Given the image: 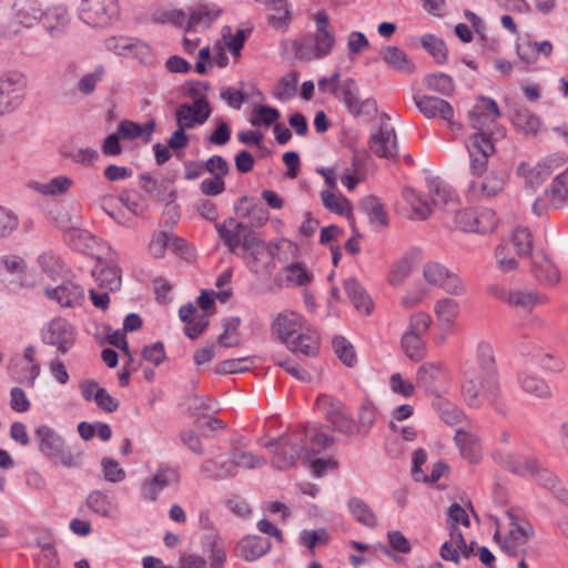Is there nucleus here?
I'll list each match as a JSON object with an SVG mask.
<instances>
[{
	"mask_svg": "<svg viewBox=\"0 0 568 568\" xmlns=\"http://www.w3.org/2000/svg\"><path fill=\"white\" fill-rule=\"evenodd\" d=\"M503 180L497 175L489 174L480 182H471L469 185V192L474 195H486L493 196L501 191Z\"/></svg>",
	"mask_w": 568,
	"mask_h": 568,
	"instance_id": "obj_47",
	"label": "nucleus"
},
{
	"mask_svg": "<svg viewBox=\"0 0 568 568\" xmlns=\"http://www.w3.org/2000/svg\"><path fill=\"white\" fill-rule=\"evenodd\" d=\"M103 477L110 483H120L125 478V470L112 458L104 457L101 460Z\"/></svg>",
	"mask_w": 568,
	"mask_h": 568,
	"instance_id": "obj_63",
	"label": "nucleus"
},
{
	"mask_svg": "<svg viewBox=\"0 0 568 568\" xmlns=\"http://www.w3.org/2000/svg\"><path fill=\"white\" fill-rule=\"evenodd\" d=\"M70 245L73 250L85 252L95 244V239L87 231L72 230L68 234Z\"/></svg>",
	"mask_w": 568,
	"mask_h": 568,
	"instance_id": "obj_59",
	"label": "nucleus"
},
{
	"mask_svg": "<svg viewBox=\"0 0 568 568\" xmlns=\"http://www.w3.org/2000/svg\"><path fill=\"white\" fill-rule=\"evenodd\" d=\"M478 102L479 103L469 112L471 126L474 128L475 120L483 116V120L487 124L485 131L489 133V135L504 138L505 129L496 122V120L501 116L497 102L494 99L484 95L478 98Z\"/></svg>",
	"mask_w": 568,
	"mask_h": 568,
	"instance_id": "obj_18",
	"label": "nucleus"
},
{
	"mask_svg": "<svg viewBox=\"0 0 568 568\" xmlns=\"http://www.w3.org/2000/svg\"><path fill=\"white\" fill-rule=\"evenodd\" d=\"M297 81V72L292 71L284 74L275 87L274 95L280 100H287L292 98L296 92Z\"/></svg>",
	"mask_w": 568,
	"mask_h": 568,
	"instance_id": "obj_52",
	"label": "nucleus"
},
{
	"mask_svg": "<svg viewBox=\"0 0 568 568\" xmlns=\"http://www.w3.org/2000/svg\"><path fill=\"white\" fill-rule=\"evenodd\" d=\"M531 272L535 278L545 285H556L560 281L558 268L544 254L534 256L531 262Z\"/></svg>",
	"mask_w": 568,
	"mask_h": 568,
	"instance_id": "obj_28",
	"label": "nucleus"
},
{
	"mask_svg": "<svg viewBox=\"0 0 568 568\" xmlns=\"http://www.w3.org/2000/svg\"><path fill=\"white\" fill-rule=\"evenodd\" d=\"M333 347L337 357L348 367L356 363V355L353 345L343 336L333 339Z\"/></svg>",
	"mask_w": 568,
	"mask_h": 568,
	"instance_id": "obj_55",
	"label": "nucleus"
},
{
	"mask_svg": "<svg viewBox=\"0 0 568 568\" xmlns=\"http://www.w3.org/2000/svg\"><path fill=\"white\" fill-rule=\"evenodd\" d=\"M422 47L432 54L437 63H444L447 59V49L445 42L434 34H424L420 38Z\"/></svg>",
	"mask_w": 568,
	"mask_h": 568,
	"instance_id": "obj_48",
	"label": "nucleus"
},
{
	"mask_svg": "<svg viewBox=\"0 0 568 568\" xmlns=\"http://www.w3.org/2000/svg\"><path fill=\"white\" fill-rule=\"evenodd\" d=\"M129 55L136 58L142 64L150 65L154 62V54L150 45L139 39H132V47Z\"/></svg>",
	"mask_w": 568,
	"mask_h": 568,
	"instance_id": "obj_61",
	"label": "nucleus"
},
{
	"mask_svg": "<svg viewBox=\"0 0 568 568\" xmlns=\"http://www.w3.org/2000/svg\"><path fill=\"white\" fill-rule=\"evenodd\" d=\"M552 44L550 41L545 40L541 42H521L517 43L516 51L520 60L526 63H534L537 61V55L542 54L549 57L552 53Z\"/></svg>",
	"mask_w": 568,
	"mask_h": 568,
	"instance_id": "obj_36",
	"label": "nucleus"
},
{
	"mask_svg": "<svg viewBox=\"0 0 568 568\" xmlns=\"http://www.w3.org/2000/svg\"><path fill=\"white\" fill-rule=\"evenodd\" d=\"M413 270V263L409 257L400 258L392 268L388 282L389 284L397 286L400 285L405 278L410 274Z\"/></svg>",
	"mask_w": 568,
	"mask_h": 568,
	"instance_id": "obj_60",
	"label": "nucleus"
},
{
	"mask_svg": "<svg viewBox=\"0 0 568 568\" xmlns=\"http://www.w3.org/2000/svg\"><path fill=\"white\" fill-rule=\"evenodd\" d=\"M45 296L61 306L75 307L82 304L84 291L80 285L68 281L57 287H47Z\"/></svg>",
	"mask_w": 568,
	"mask_h": 568,
	"instance_id": "obj_22",
	"label": "nucleus"
},
{
	"mask_svg": "<svg viewBox=\"0 0 568 568\" xmlns=\"http://www.w3.org/2000/svg\"><path fill=\"white\" fill-rule=\"evenodd\" d=\"M477 367L467 369L463 375L462 396L469 407L481 405L480 393L495 405L500 396L499 375L493 346L485 341L477 345Z\"/></svg>",
	"mask_w": 568,
	"mask_h": 568,
	"instance_id": "obj_1",
	"label": "nucleus"
},
{
	"mask_svg": "<svg viewBox=\"0 0 568 568\" xmlns=\"http://www.w3.org/2000/svg\"><path fill=\"white\" fill-rule=\"evenodd\" d=\"M155 129V122L153 120L140 124L131 120H122L118 124V132L122 140L133 141L141 139L143 142L149 143L152 140V134Z\"/></svg>",
	"mask_w": 568,
	"mask_h": 568,
	"instance_id": "obj_24",
	"label": "nucleus"
},
{
	"mask_svg": "<svg viewBox=\"0 0 568 568\" xmlns=\"http://www.w3.org/2000/svg\"><path fill=\"white\" fill-rule=\"evenodd\" d=\"M18 23L30 28L40 22L43 8L38 0H19L13 6Z\"/></svg>",
	"mask_w": 568,
	"mask_h": 568,
	"instance_id": "obj_30",
	"label": "nucleus"
},
{
	"mask_svg": "<svg viewBox=\"0 0 568 568\" xmlns=\"http://www.w3.org/2000/svg\"><path fill=\"white\" fill-rule=\"evenodd\" d=\"M369 149L378 158L395 159L398 154L395 129L389 124H382L369 139Z\"/></svg>",
	"mask_w": 568,
	"mask_h": 568,
	"instance_id": "obj_20",
	"label": "nucleus"
},
{
	"mask_svg": "<svg viewBox=\"0 0 568 568\" xmlns=\"http://www.w3.org/2000/svg\"><path fill=\"white\" fill-rule=\"evenodd\" d=\"M513 245L519 255H529L532 247V236L527 227H517L513 233Z\"/></svg>",
	"mask_w": 568,
	"mask_h": 568,
	"instance_id": "obj_58",
	"label": "nucleus"
},
{
	"mask_svg": "<svg viewBox=\"0 0 568 568\" xmlns=\"http://www.w3.org/2000/svg\"><path fill=\"white\" fill-rule=\"evenodd\" d=\"M251 125L254 126H274L281 116L280 111L270 105L254 106L251 110Z\"/></svg>",
	"mask_w": 568,
	"mask_h": 568,
	"instance_id": "obj_45",
	"label": "nucleus"
},
{
	"mask_svg": "<svg viewBox=\"0 0 568 568\" xmlns=\"http://www.w3.org/2000/svg\"><path fill=\"white\" fill-rule=\"evenodd\" d=\"M329 92L345 106L346 111L354 118L373 120L377 112V102L374 98H359V88L353 78H347L337 84Z\"/></svg>",
	"mask_w": 568,
	"mask_h": 568,
	"instance_id": "obj_5",
	"label": "nucleus"
},
{
	"mask_svg": "<svg viewBox=\"0 0 568 568\" xmlns=\"http://www.w3.org/2000/svg\"><path fill=\"white\" fill-rule=\"evenodd\" d=\"M517 382L524 393L536 398H549L550 388L545 379L532 372L523 371L518 374Z\"/></svg>",
	"mask_w": 568,
	"mask_h": 568,
	"instance_id": "obj_27",
	"label": "nucleus"
},
{
	"mask_svg": "<svg viewBox=\"0 0 568 568\" xmlns=\"http://www.w3.org/2000/svg\"><path fill=\"white\" fill-rule=\"evenodd\" d=\"M347 509L353 518L367 528H375L378 519L368 504L359 497H351L347 501Z\"/></svg>",
	"mask_w": 568,
	"mask_h": 568,
	"instance_id": "obj_34",
	"label": "nucleus"
},
{
	"mask_svg": "<svg viewBox=\"0 0 568 568\" xmlns=\"http://www.w3.org/2000/svg\"><path fill=\"white\" fill-rule=\"evenodd\" d=\"M547 196H551L550 205L555 209L560 207L568 197V169L557 175L548 191H546Z\"/></svg>",
	"mask_w": 568,
	"mask_h": 568,
	"instance_id": "obj_42",
	"label": "nucleus"
},
{
	"mask_svg": "<svg viewBox=\"0 0 568 568\" xmlns=\"http://www.w3.org/2000/svg\"><path fill=\"white\" fill-rule=\"evenodd\" d=\"M344 290L355 306V308L363 313L368 315L373 307V302L367 295L365 288L361 285V283L354 278L348 277L344 281Z\"/></svg>",
	"mask_w": 568,
	"mask_h": 568,
	"instance_id": "obj_33",
	"label": "nucleus"
},
{
	"mask_svg": "<svg viewBox=\"0 0 568 568\" xmlns=\"http://www.w3.org/2000/svg\"><path fill=\"white\" fill-rule=\"evenodd\" d=\"M447 377L448 371L442 362H426L417 368L415 383L425 392L437 395Z\"/></svg>",
	"mask_w": 568,
	"mask_h": 568,
	"instance_id": "obj_19",
	"label": "nucleus"
},
{
	"mask_svg": "<svg viewBox=\"0 0 568 568\" xmlns=\"http://www.w3.org/2000/svg\"><path fill=\"white\" fill-rule=\"evenodd\" d=\"M106 70L103 64H97L94 69L83 74L78 81V90L83 95H90L95 91L99 82L103 81Z\"/></svg>",
	"mask_w": 568,
	"mask_h": 568,
	"instance_id": "obj_46",
	"label": "nucleus"
},
{
	"mask_svg": "<svg viewBox=\"0 0 568 568\" xmlns=\"http://www.w3.org/2000/svg\"><path fill=\"white\" fill-rule=\"evenodd\" d=\"M418 111L427 119L440 118L453 124L454 109L452 104L440 98L433 95L414 97Z\"/></svg>",
	"mask_w": 568,
	"mask_h": 568,
	"instance_id": "obj_21",
	"label": "nucleus"
},
{
	"mask_svg": "<svg viewBox=\"0 0 568 568\" xmlns=\"http://www.w3.org/2000/svg\"><path fill=\"white\" fill-rule=\"evenodd\" d=\"M316 405L324 413L326 420L331 423L333 430L344 435L354 433L352 415L341 400L328 395H321L317 397Z\"/></svg>",
	"mask_w": 568,
	"mask_h": 568,
	"instance_id": "obj_16",
	"label": "nucleus"
},
{
	"mask_svg": "<svg viewBox=\"0 0 568 568\" xmlns=\"http://www.w3.org/2000/svg\"><path fill=\"white\" fill-rule=\"evenodd\" d=\"M28 80L20 71H8L0 75V115L14 112L23 103Z\"/></svg>",
	"mask_w": 568,
	"mask_h": 568,
	"instance_id": "obj_8",
	"label": "nucleus"
},
{
	"mask_svg": "<svg viewBox=\"0 0 568 568\" xmlns=\"http://www.w3.org/2000/svg\"><path fill=\"white\" fill-rule=\"evenodd\" d=\"M258 444L274 454V464L281 470L294 466L302 453L307 450L301 433L282 435L266 443L258 440Z\"/></svg>",
	"mask_w": 568,
	"mask_h": 568,
	"instance_id": "obj_7",
	"label": "nucleus"
},
{
	"mask_svg": "<svg viewBox=\"0 0 568 568\" xmlns=\"http://www.w3.org/2000/svg\"><path fill=\"white\" fill-rule=\"evenodd\" d=\"M542 467L544 464L535 456L517 455L513 473L525 477H536Z\"/></svg>",
	"mask_w": 568,
	"mask_h": 568,
	"instance_id": "obj_49",
	"label": "nucleus"
},
{
	"mask_svg": "<svg viewBox=\"0 0 568 568\" xmlns=\"http://www.w3.org/2000/svg\"><path fill=\"white\" fill-rule=\"evenodd\" d=\"M486 122L483 116L474 122L476 132L469 138L467 151L470 159L469 171L473 175L480 176L487 170L488 159L495 153V135H489L486 130Z\"/></svg>",
	"mask_w": 568,
	"mask_h": 568,
	"instance_id": "obj_6",
	"label": "nucleus"
},
{
	"mask_svg": "<svg viewBox=\"0 0 568 568\" xmlns=\"http://www.w3.org/2000/svg\"><path fill=\"white\" fill-rule=\"evenodd\" d=\"M361 209L368 216L369 222L377 226H386L388 216L378 197L369 195L361 202Z\"/></svg>",
	"mask_w": 568,
	"mask_h": 568,
	"instance_id": "obj_38",
	"label": "nucleus"
},
{
	"mask_svg": "<svg viewBox=\"0 0 568 568\" xmlns=\"http://www.w3.org/2000/svg\"><path fill=\"white\" fill-rule=\"evenodd\" d=\"M248 468V456L246 452L234 448L229 457L219 456L214 459H209L202 465V471L215 479H225L234 477L241 470Z\"/></svg>",
	"mask_w": 568,
	"mask_h": 568,
	"instance_id": "obj_12",
	"label": "nucleus"
},
{
	"mask_svg": "<svg viewBox=\"0 0 568 568\" xmlns=\"http://www.w3.org/2000/svg\"><path fill=\"white\" fill-rule=\"evenodd\" d=\"M510 521V530L500 539V534L497 530L494 538L498 540L501 549L509 556L516 557L519 554H525V545L528 539L534 536L535 530L530 523L519 519L511 510L507 511Z\"/></svg>",
	"mask_w": 568,
	"mask_h": 568,
	"instance_id": "obj_11",
	"label": "nucleus"
},
{
	"mask_svg": "<svg viewBox=\"0 0 568 568\" xmlns=\"http://www.w3.org/2000/svg\"><path fill=\"white\" fill-rule=\"evenodd\" d=\"M36 440L39 450L49 459L68 468L81 466L82 453L72 454L65 442L53 428L41 425L36 429Z\"/></svg>",
	"mask_w": 568,
	"mask_h": 568,
	"instance_id": "obj_4",
	"label": "nucleus"
},
{
	"mask_svg": "<svg viewBox=\"0 0 568 568\" xmlns=\"http://www.w3.org/2000/svg\"><path fill=\"white\" fill-rule=\"evenodd\" d=\"M202 546L209 552L211 568H223L226 555L221 537L216 534L207 532L202 537Z\"/></svg>",
	"mask_w": 568,
	"mask_h": 568,
	"instance_id": "obj_37",
	"label": "nucleus"
},
{
	"mask_svg": "<svg viewBox=\"0 0 568 568\" xmlns=\"http://www.w3.org/2000/svg\"><path fill=\"white\" fill-rule=\"evenodd\" d=\"M321 199L326 209L337 214H345L348 211L349 202L343 195H336L332 191L325 190L321 193Z\"/></svg>",
	"mask_w": 568,
	"mask_h": 568,
	"instance_id": "obj_56",
	"label": "nucleus"
},
{
	"mask_svg": "<svg viewBox=\"0 0 568 568\" xmlns=\"http://www.w3.org/2000/svg\"><path fill=\"white\" fill-rule=\"evenodd\" d=\"M402 348L405 355L414 362H419L426 356L425 343L419 334L406 331L402 337Z\"/></svg>",
	"mask_w": 568,
	"mask_h": 568,
	"instance_id": "obj_39",
	"label": "nucleus"
},
{
	"mask_svg": "<svg viewBox=\"0 0 568 568\" xmlns=\"http://www.w3.org/2000/svg\"><path fill=\"white\" fill-rule=\"evenodd\" d=\"M286 278L295 286H304L311 283L313 274L303 263H292L285 267Z\"/></svg>",
	"mask_w": 568,
	"mask_h": 568,
	"instance_id": "obj_53",
	"label": "nucleus"
},
{
	"mask_svg": "<svg viewBox=\"0 0 568 568\" xmlns=\"http://www.w3.org/2000/svg\"><path fill=\"white\" fill-rule=\"evenodd\" d=\"M272 326L292 353L308 357L316 356L320 348L318 336L315 332L304 328L300 314L293 311L278 313Z\"/></svg>",
	"mask_w": 568,
	"mask_h": 568,
	"instance_id": "obj_2",
	"label": "nucleus"
},
{
	"mask_svg": "<svg viewBox=\"0 0 568 568\" xmlns=\"http://www.w3.org/2000/svg\"><path fill=\"white\" fill-rule=\"evenodd\" d=\"M292 21V7L287 0L267 7L266 22L275 31L286 32Z\"/></svg>",
	"mask_w": 568,
	"mask_h": 568,
	"instance_id": "obj_25",
	"label": "nucleus"
},
{
	"mask_svg": "<svg viewBox=\"0 0 568 568\" xmlns=\"http://www.w3.org/2000/svg\"><path fill=\"white\" fill-rule=\"evenodd\" d=\"M141 180L144 182L143 190L154 196L159 201L172 202L174 199V192H170L169 199L165 197V182L158 181L149 174H142Z\"/></svg>",
	"mask_w": 568,
	"mask_h": 568,
	"instance_id": "obj_54",
	"label": "nucleus"
},
{
	"mask_svg": "<svg viewBox=\"0 0 568 568\" xmlns=\"http://www.w3.org/2000/svg\"><path fill=\"white\" fill-rule=\"evenodd\" d=\"M181 480L180 473L176 467L169 464H161L155 469L152 477L146 478L141 486V497L154 503L160 494L171 487H178Z\"/></svg>",
	"mask_w": 568,
	"mask_h": 568,
	"instance_id": "obj_13",
	"label": "nucleus"
},
{
	"mask_svg": "<svg viewBox=\"0 0 568 568\" xmlns=\"http://www.w3.org/2000/svg\"><path fill=\"white\" fill-rule=\"evenodd\" d=\"M435 313L438 321L448 331L459 313V305L452 298H442L435 305Z\"/></svg>",
	"mask_w": 568,
	"mask_h": 568,
	"instance_id": "obj_43",
	"label": "nucleus"
},
{
	"mask_svg": "<svg viewBox=\"0 0 568 568\" xmlns=\"http://www.w3.org/2000/svg\"><path fill=\"white\" fill-rule=\"evenodd\" d=\"M72 184V180L64 175L51 179L49 182L40 185L39 191L48 195H57L65 193Z\"/></svg>",
	"mask_w": 568,
	"mask_h": 568,
	"instance_id": "obj_62",
	"label": "nucleus"
},
{
	"mask_svg": "<svg viewBox=\"0 0 568 568\" xmlns=\"http://www.w3.org/2000/svg\"><path fill=\"white\" fill-rule=\"evenodd\" d=\"M116 0H82L79 18L92 28H106L119 18Z\"/></svg>",
	"mask_w": 568,
	"mask_h": 568,
	"instance_id": "obj_10",
	"label": "nucleus"
},
{
	"mask_svg": "<svg viewBox=\"0 0 568 568\" xmlns=\"http://www.w3.org/2000/svg\"><path fill=\"white\" fill-rule=\"evenodd\" d=\"M212 109L206 97H200L190 103H182L175 110L176 125L185 130L194 129L206 122Z\"/></svg>",
	"mask_w": 568,
	"mask_h": 568,
	"instance_id": "obj_17",
	"label": "nucleus"
},
{
	"mask_svg": "<svg viewBox=\"0 0 568 568\" xmlns=\"http://www.w3.org/2000/svg\"><path fill=\"white\" fill-rule=\"evenodd\" d=\"M43 344L52 346L60 355L67 354L75 344L77 328L63 317H54L40 332Z\"/></svg>",
	"mask_w": 568,
	"mask_h": 568,
	"instance_id": "obj_9",
	"label": "nucleus"
},
{
	"mask_svg": "<svg viewBox=\"0 0 568 568\" xmlns=\"http://www.w3.org/2000/svg\"><path fill=\"white\" fill-rule=\"evenodd\" d=\"M514 124L515 126L524 132L525 134H537L539 126H540V120L537 115L531 113L528 110L518 111L514 116Z\"/></svg>",
	"mask_w": 568,
	"mask_h": 568,
	"instance_id": "obj_51",
	"label": "nucleus"
},
{
	"mask_svg": "<svg viewBox=\"0 0 568 568\" xmlns=\"http://www.w3.org/2000/svg\"><path fill=\"white\" fill-rule=\"evenodd\" d=\"M428 90L435 91L443 95L449 97L455 91V82L453 78L446 73H430L425 75L423 80Z\"/></svg>",
	"mask_w": 568,
	"mask_h": 568,
	"instance_id": "obj_41",
	"label": "nucleus"
},
{
	"mask_svg": "<svg viewBox=\"0 0 568 568\" xmlns=\"http://www.w3.org/2000/svg\"><path fill=\"white\" fill-rule=\"evenodd\" d=\"M120 273V268L115 264H110L100 268L98 273L93 271L92 274L97 277L101 287H105L109 291L114 292L121 287Z\"/></svg>",
	"mask_w": 568,
	"mask_h": 568,
	"instance_id": "obj_44",
	"label": "nucleus"
},
{
	"mask_svg": "<svg viewBox=\"0 0 568 568\" xmlns=\"http://www.w3.org/2000/svg\"><path fill=\"white\" fill-rule=\"evenodd\" d=\"M406 200L410 203L413 211L420 219L425 220L430 215L429 204L422 199V196L413 189H406L404 191Z\"/></svg>",
	"mask_w": 568,
	"mask_h": 568,
	"instance_id": "obj_64",
	"label": "nucleus"
},
{
	"mask_svg": "<svg viewBox=\"0 0 568 568\" xmlns=\"http://www.w3.org/2000/svg\"><path fill=\"white\" fill-rule=\"evenodd\" d=\"M251 258L260 262L266 268L273 261L272 248L262 240L251 233Z\"/></svg>",
	"mask_w": 568,
	"mask_h": 568,
	"instance_id": "obj_50",
	"label": "nucleus"
},
{
	"mask_svg": "<svg viewBox=\"0 0 568 568\" xmlns=\"http://www.w3.org/2000/svg\"><path fill=\"white\" fill-rule=\"evenodd\" d=\"M383 61L392 69L412 74L415 71V63L399 47L388 45L381 52Z\"/></svg>",
	"mask_w": 568,
	"mask_h": 568,
	"instance_id": "obj_29",
	"label": "nucleus"
},
{
	"mask_svg": "<svg viewBox=\"0 0 568 568\" xmlns=\"http://www.w3.org/2000/svg\"><path fill=\"white\" fill-rule=\"evenodd\" d=\"M455 443L459 447L462 455L470 463L478 462L481 447L478 437L464 429H457L455 434Z\"/></svg>",
	"mask_w": 568,
	"mask_h": 568,
	"instance_id": "obj_35",
	"label": "nucleus"
},
{
	"mask_svg": "<svg viewBox=\"0 0 568 568\" xmlns=\"http://www.w3.org/2000/svg\"><path fill=\"white\" fill-rule=\"evenodd\" d=\"M427 186L432 203L439 207L446 209L448 205H455L457 196L439 178H427Z\"/></svg>",
	"mask_w": 568,
	"mask_h": 568,
	"instance_id": "obj_31",
	"label": "nucleus"
},
{
	"mask_svg": "<svg viewBox=\"0 0 568 568\" xmlns=\"http://www.w3.org/2000/svg\"><path fill=\"white\" fill-rule=\"evenodd\" d=\"M40 22L53 38H59L69 23V14L64 7L43 9Z\"/></svg>",
	"mask_w": 568,
	"mask_h": 568,
	"instance_id": "obj_26",
	"label": "nucleus"
},
{
	"mask_svg": "<svg viewBox=\"0 0 568 568\" xmlns=\"http://www.w3.org/2000/svg\"><path fill=\"white\" fill-rule=\"evenodd\" d=\"M328 541V534L325 529L317 530H302L300 534V544L314 554V548L317 545H326Z\"/></svg>",
	"mask_w": 568,
	"mask_h": 568,
	"instance_id": "obj_57",
	"label": "nucleus"
},
{
	"mask_svg": "<svg viewBox=\"0 0 568 568\" xmlns=\"http://www.w3.org/2000/svg\"><path fill=\"white\" fill-rule=\"evenodd\" d=\"M87 507L103 518H111L119 509V504L113 495L101 489L90 491L85 499Z\"/></svg>",
	"mask_w": 568,
	"mask_h": 568,
	"instance_id": "obj_23",
	"label": "nucleus"
},
{
	"mask_svg": "<svg viewBox=\"0 0 568 568\" xmlns=\"http://www.w3.org/2000/svg\"><path fill=\"white\" fill-rule=\"evenodd\" d=\"M316 32L314 37L307 34L301 41L287 43L295 52L296 59L311 61L328 55L335 44V37L328 30L329 19L324 11L315 14Z\"/></svg>",
	"mask_w": 568,
	"mask_h": 568,
	"instance_id": "obj_3",
	"label": "nucleus"
},
{
	"mask_svg": "<svg viewBox=\"0 0 568 568\" xmlns=\"http://www.w3.org/2000/svg\"><path fill=\"white\" fill-rule=\"evenodd\" d=\"M215 229L227 248L243 258L248 253V225L234 217L226 219L223 223H216Z\"/></svg>",
	"mask_w": 568,
	"mask_h": 568,
	"instance_id": "obj_14",
	"label": "nucleus"
},
{
	"mask_svg": "<svg viewBox=\"0 0 568 568\" xmlns=\"http://www.w3.org/2000/svg\"><path fill=\"white\" fill-rule=\"evenodd\" d=\"M303 434L304 437H308L312 444V447L306 450V462H311V458L316 454L321 453L323 449H326L332 446L334 443V438L323 433L322 430L313 427L312 429H305Z\"/></svg>",
	"mask_w": 568,
	"mask_h": 568,
	"instance_id": "obj_40",
	"label": "nucleus"
},
{
	"mask_svg": "<svg viewBox=\"0 0 568 568\" xmlns=\"http://www.w3.org/2000/svg\"><path fill=\"white\" fill-rule=\"evenodd\" d=\"M221 14L220 9L210 8L207 4H200L191 9L187 16L185 32L190 33L199 29H206Z\"/></svg>",
	"mask_w": 568,
	"mask_h": 568,
	"instance_id": "obj_32",
	"label": "nucleus"
},
{
	"mask_svg": "<svg viewBox=\"0 0 568 568\" xmlns=\"http://www.w3.org/2000/svg\"><path fill=\"white\" fill-rule=\"evenodd\" d=\"M489 293L499 301H503L524 313H528L535 306L542 305L548 302V297L546 295L531 290H508L500 285H491L489 287Z\"/></svg>",
	"mask_w": 568,
	"mask_h": 568,
	"instance_id": "obj_15",
	"label": "nucleus"
}]
</instances>
